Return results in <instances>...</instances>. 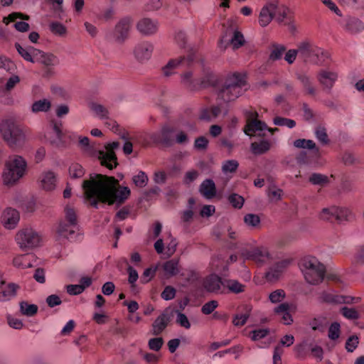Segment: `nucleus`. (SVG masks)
Returning <instances> with one entry per match:
<instances>
[{
	"instance_id": "nucleus-43",
	"label": "nucleus",
	"mask_w": 364,
	"mask_h": 364,
	"mask_svg": "<svg viewBox=\"0 0 364 364\" xmlns=\"http://www.w3.org/2000/svg\"><path fill=\"white\" fill-rule=\"evenodd\" d=\"M30 257H33V256L30 255L17 256L13 260L14 265L22 269L29 268L32 266Z\"/></svg>"
},
{
	"instance_id": "nucleus-9",
	"label": "nucleus",
	"mask_w": 364,
	"mask_h": 364,
	"mask_svg": "<svg viewBox=\"0 0 364 364\" xmlns=\"http://www.w3.org/2000/svg\"><path fill=\"white\" fill-rule=\"evenodd\" d=\"M289 10L287 8H279L277 0L267 2L261 9L259 16V23L261 26H267L274 16L279 15L277 20L283 21L287 17Z\"/></svg>"
},
{
	"instance_id": "nucleus-50",
	"label": "nucleus",
	"mask_w": 364,
	"mask_h": 364,
	"mask_svg": "<svg viewBox=\"0 0 364 364\" xmlns=\"http://www.w3.org/2000/svg\"><path fill=\"white\" fill-rule=\"evenodd\" d=\"M341 333V326L338 322H333L328 328V336L331 340L335 341L339 338Z\"/></svg>"
},
{
	"instance_id": "nucleus-30",
	"label": "nucleus",
	"mask_w": 364,
	"mask_h": 364,
	"mask_svg": "<svg viewBox=\"0 0 364 364\" xmlns=\"http://www.w3.org/2000/svg\"><path fill=\"white\" fill-rule=\"evenodd\" d=\"M41 182L44 190L52 191L56 185V176L53 171H46L42 174Z\"/></svg>"
},
{
	"instance_id": "nucleus-6",
	"label": "nucleus",
	"mask_w": 364,
	"mask_h": 364,
	"mask_svg": "<svg viewBox=\"0 0 364 364\" xmlns=\"http://www.w3.org/2000/svg\"><path fill=\"white\" fill-rule=\"evenodd\" d=\"M26 167V161L22 156H11L3 173L4 183L7 186L16 183L25 174Z\"/></svg>"
},
{
	"instance_id": "nucleus-36",
	"label": "nucleus",
	"mask_w": 364,
	"mask_h": 364,
	"mask_svg": "<svg viewBox=\"0 0 364 364\" xmlns=\"http://www.w3.org/2000/svg\"><path fill=\"white\" fill-rule=\"evenodd\" d=\"M297 148L309 149L314 156L316 157L319 156V148L313 140L299 139H297Z\"/></svg>"
},
{
	"instance_id": "nucleus-55",
	"label": "nucleus",
	"mask_w": 364,
	"mask_h": 364,
	"mask_svg": "<svg viewBox=\"0 0 364 364\" xmlns=\"http://www.w3.org/2000/svg\"><path fill=\"white\" fill-rule=\"evenodd\" d=\"M228 200L230 203L235 208H241L244 204V198L237 194V193H232L228 197Z\"/></svg>"
},
{
	"instance_id": "nucleus-38",
	"label": "nucleus",
	"mask_w": 364,
	"mask_h": 364,
	"mask_svg": "<svg viewBox=\"0 0 364 364\" xmlns=\"http://www.w3.org/2000/svg\"><path fill=\"white\" fill-rule=\"evenodd\" d=\"M270 149V144L267 140L255 141L251 144V150L254 154L259 155L264 154Z\"/></svg>"
},
{
	"instance_id": "nucleus-49",
	"label": "nucleus",
	"mask_w": 364,
	"mask_h": 364,
	"mask_svg": "<svg viewBox=\"0 0 364 364\" xmlns=\"http://www.w3.org/2000/svg\"><path fill=\"white\" fill-rule=\"evenodd\" d=\"M175 313L176 314V323L186 329H189L191 328V323L186 314L178 310H175Z\"/></svg>"
},
{
	"instance_id": "nucleus-8",
	"label": "nucleus",
	"mask_w": 364,
	"mask_h": 364,
	"mask_svg": "<svg viewBox=\"0 0 364 364\" xmlns=\"http://www.w3.org/2000/svg\"><path fill=\"white\" fill-rule=\"evenodd\" d=\"M65 220L59 224L58 233L70 241L77 240L79 236V225L76 212L74 208L67 205L65 208Z\"/></svg>"
},
{
	"instance_id": "nucleus-60",
	"label": "nucleus",
	"mask_w": 364,
	"mask_h": 364,
	"mask_svg": "<svg viewBox=\"0 0 364 364\" xmlns=\"http://www.w3.org/2000/svg\"><path fill=\"white\" fill-rule=\"evenodd\" d=\"M245 223L251 227H256L260 223V219L257 215L249 213L244 217Z\"/></svg>"
},
{
	"instance_id": "nucleus-17",
	"label": "nucleus",
	"mask_w": 364,
	"mask_h": 364,
	"mask_svg": "<svg viewBox=\"0 0 364 364\" xmlns=\"http://www.w3.org/2000/svg\"><path fill=\"white\" fill-rule=\"evenodd\" d=\"M348 210L346 209L339 208L336 206L323 208L320 213V218L325 220L331 222L341 223L343 220H348Z\"/></svg>"
},
{
	"instance_id": "nucleus-63",
	"label": "nucleus",
	"mask_w": 364,
	"mask_h": 364,
	"mask_svg": "<svg viewBox=\"0 0 364 364\" xmlns=\"http://www.w3.org/2000/svg\"><path fill=\"white\" fill-rule=\"evenodd\" d=\"M208 140L205 136H199L195 139L194 149L198 151H205L208 148Z\"/></svg>"
},
{
	"instance_id": "nucleus-13",
	"label": "nucleus",
	"mask_w": 364,
	"mask_h": 364,
	"mask_svg": "<svg viewBox=\"0 0 364 364\" xmlns=\"http://www.w3.org/2000/svg\"><path fill=\"white\" fill-rule=\"evenodd\" d=\"M120 146L119 142L113 141L105 145V151H98V159L102 166L112 170L117 165V159L114 150Z\"/></svg>"
},
{
	"instance_id": "nucleus-53",
	"label": "nucleus",
	"mask_w": 364,
	"mask_h": 364,
	"mask_svg": "<svg viewBox=\"0 0 364 364\" xmlns=\"http://www.w3.org/2000/svg\"><path fill=\"white\" fill-rule=\"evenodd\" d=\"M339 295H335L327 291H323L319 296V300L321 302L328 304H338L337 300L338 299Z\"/></svg>"
},
{
	"instance_id": "nucleus-4",
	"label": "nucleus",
	"mask_w": 364,
	"mask_h": 364,
	"mask_svg": "<svg viewBox=\"0 0 364 364\" xmlns=\"http://www.w3.org/2000/svg\"><path fill=\"white\" fill-rule=\"evenodd\" d=\"M297 58L304 64L318 66L330 65V55L323 49L314 46L309 41H305L297 46Z\"/></svg>"
},
{
	"instance_id": "nucleus-2",
	"label": "nucleus",
	"mask_w": 364,
	"mask_h": 364,
	"mask_svg": "<svg viewBox=\"0 0 364 364\" xmlns=\"http://www.w3.org/2000/svg\"><path fill=\"white\" fill-rule=\"evenodd\" d=\"M247 89L246 75L235 73L229 75L223 84L218 87V97L225 102L235 100Z\"/></svg>"
},
{
	"instance_id": "nucleus-42",
	"label": "nucleus",
	"mask_w": 364,
	"mask_h": 364,
	"mask_svg": "<svg viewBox=\"0 0 364 364\" xmlns=\"http://www.w3.org/2000/svg\"><path fill=\"white\" fill-rule=\"evenodd\" d=\"M90 108L102 119H107L109 117V111L102 105L92 102L90 104Z\"/></svg>"
},
{
	"instance_id": "nucleus-18",
	"label": "nucleus",
	"mask_w": 364,
	"mask_h": 364,
	"mask_svg": "<svg viewBox=\"0 0 364 364\" xmlns=\"http://www.w3.org/2000/svg\"><path fill=\"white\" fill-rule=\"evenodd\" d=\"M154 45L148 41H143L137 43L134 48V56L139 63H145L148 61L153 53Z\"/></svg>"
},
{
	"instance_id": "nucleus-10",
	"label": "nucleus",
	"mask_w": 364,
	"mask_h": 364,
	"mask_svg": "<svg viewBox=\"0 0 364 364\" xmlns=\"http://www.w3.org/2000/svg\"><path fill=\"white\" fill-rule=\"evenodd\" d=\"M181 83L190 90H196L207 87L217 86V77L211 72H208L201 80L195 79L191 71H187L181 75Z\"/></svg>"
},
{
	"instance_id": "nucleus-16",
	"label": "nucleus",
	"mask_w": 364,
	"mask_h": 364,
	"mask_svg": "<svg viewBox=\"0 0 364 364\" xmlns=\"http://www.w3.org/2000/svg\"><path fill=\"white\" fill-rule=\"evenodd\" d=\"M225 279L215 274H212L206 277L203 281L205 289L210 293L215 294H226L227 291L224 286Z\"/></svg>"
},
{
	"instance_id": "nucleus-52",
	"label": "nucleus",
	"mask_w": 364,
	"mask_h": 364,
	"mask_svg": "<svg viewBox=\"0 0 364 364\" xmlns=\"http://www.w3.org/2000/svg\"><path fill=\"white\" fill-rule=\"evenodd\" d=\"M341 313L348 319H358L359 318V313L354 308L343 306L341 309Z\"/></svg>"
},
{
	"instance_id": "nucleus-61",
	"label": "nucleus",
	"mask_w": 364,
	"mask_h": 364,
	"mask_svg": "<svg viewBox=\"0 0 364 364\" xmlns=\"http://www.w3.org/2000/svg\"><path fill=\"white\" fill-rule=\"evenodd\" d=\"M359 343L358 337L355 335L350 336L346 343V349L348 352H353Z\"/></svg>"
},
{
	"instance_id": "nucleus-27",
	"label": "nucleus",
	"mask_w": 364,
	"mask_h": 364,
	"mask_svg": "<svg viewBox=\"0 0 364 364\" xmlns=\"http://www.w3.org/2000/svg\"><path fill=\"white\" fill-rule=\"evenodd\" d=\"M224 286L227 294L231 293L234 294L243 293L247 288L246 285L233 279H225Z\"/></svg>"
},
{
	"instance_id": "nucleus-54",
	"label": "nucleus",
	"mask_w": 364,
	"mask_h": 364,
	"mask_svg": "<svg viewBox=\"0 0 364 364\" xmlns=\"http://www.w3.org/2000/svg\"><path fill=\"white\" fill-rule=\"evenodd\" d=\"M127 272L129 274L128 282L131 285V288L132 291H134L136 285L135 282L137 281L139 278L138 273L136 269H134L132 267L129 266L127 268Z\"/></svg>"
},
{
	"instance_id": "nucleus-14",
	"label": "nucleus",
	"mask_w": 364,
	"mask_h": 364,
	"mask_svg": "<svg viewBox=\"0 0 364 364\" xmlns=\"http://www.w3.org/2000/svg\"><path fill=\"white\" fill-rule=\"evenodd\" d=\"M16 240L21 248H32L40 243V236L31 228H24L16 235Z\"/></svg>"
},
{
	"instance_id": "nucleus-22",
	"label": "nucleus",
	"mask_w": 364,
	"mask_h": 364,
	"mask_svg": "<svg viewBox=\"0 0 364 364\" xmlns=\"http://www.w3.org/2000/svg\"><path fill=\"white\" fill-rule=\"evenodd\" d=\"M136 29L144 36H153L158 31L159 22L149 18H143L137 22Z\"/></svg>"
},
{
	"instance_id": "nucleus-3",
	"label": "nucleus",
	"mask_w": 364,
	"mask_h": 364,
	"mask_svg": "<svg viewBox=\"0 0 364 364\" xmlns=\"http://www.w3.org/2000/svg\"><path fill=\"white\" fill-rule=\"evenodd\" d=\"M27 130L25 126L12 118L4 119L0 122V134L12 149L20 148L24 144Z\"/></svg>"
},
{
	"instance_id": "nucleus-35",
	"label": "nucleus",
	"mask_w": 364,
	"mask_h": 364,
	"mask_svg": "<svg viewBox=\"0 0 364 364\" xmlns=\"http://www.w3.org/2000/svg\"><path fill=\"white\" fill-rule=\"evenodd\" d=\"M51 106V102L49 100H36L31 105V112L33 113L47 112L50 109Z\"/></svg>"
},
{
	"instance_id": "nucleus-7",
	"label": "nucleus",
	"mask_w": 364,
	"mask_h": 364,
	"mask_svg": "<svg viewBox=\"0 0 364 364\" xmlns=\"http://www.w3.org/2000/svg\"><path fill=\"white\" fill-rule=\"evenodd\" d=\"M175 132L173 127L164 125L159 132H155L150 134H141L138 137L139 141L144 146L151 144H161L166 147L171 146L174 143L173 134Z\"/></svg>"
},
{
	"instance_id": "nucleus-64",
	"label": "nucleus",
	"mask_w": 364,
	"mask_h": 364,
	"mask_svg": "<svg viewBox=\"0 0 364 364\" xmlns=\"http://www.w3.org/2000/svg\"><path fill=\"white\" fill-rule=\"evenodd\" d=\"M167 178L168 175L164 171L159 170L154 173L153 181L156 184H164Z\"/></svg>"
},
{
	"instance_id": "nucleus-33",
	"label": "nucleus",
	"mask_w": 364,
	"mask_h": 364,
	"mask_svg": "<svg viewBox=\"0 0 364 364\" xmlns=\"http://www.w3.org/2000/svg\"><path fill=\"white\" fill-rule=\"evenodd\" d=\"M163 269L169 277L175 276L179 272V259L173 258L164 263Z\"/></svg>"
},
{
	"instance_id": "nucleus-5",
	"label": "nucleus",
	"mask_w": 364,
	"mask_h": 364,
	"mask_svg": "<svg viewBox=\"0 0 364 364\" xmlns=\"http://www.w3.org/2000/svg\"><path fill=\"white\" fill-rule=\"evenodd\" d=\"M298 265L309 284L318 285L323 281L326 272V267L315 257L305 256L300 259Z\"/></svg>"
},
{
	"instance_id": "nucleus-26",
	"label": "nucleus",
	"mask_w": 364,
	"mask_h": 364,
	"mask_svg": "<svg viewBox=\"0 0 364 364\" xmlns=\"http://www.w3.org/2000/svg\"><path fill=\"white\" fill-rule=\"evenodd\" d=\"M36 62L43 64L45 67L55 66L58 64V58L51 53H46L40 50H33Z\"/></svg>"
},
{
	"instance_id": "nucleus-28",
	"label": "nucleus",
	"mask_w": 364,
	"mask_h": 364,
	"mask_svg": "<svg viewBox=\"0 0 364 364\" xmlns=\"http://www.w3.org/2000/svg\"><path fill=\"white\" fill-rule=\"evenodd\" d=\"M200 193L207 199H211L216 195V186L212 179H205L199 188Z\"/></svg>"
},
{
	"instance_id": "nucleus-21",
	"label": "nucleus",
	"mask_w": 364,
	"mask_h": 364,
	"mask_svg": "<svg viewBox=\"0 0 364 364\" xmlns=\"http://www.w3.org/2000/svg\"><path fill=\"white\" fill-rule=\"evenodd\" d=\"M292 259H284L274 263L269 267L265 273V278L268 282H274L282 275L284 269L291 264Z\"/></svg>"
},
{
	"instance_id": "nucleus-12",
	"label": "nucleus",
	"mask_w": 364,
	"mask_h": 364,
	"mask_svg": "<svg viewBox=\"0 0 364 364\" xmlns=\"http://www.w3.org/2000/svg\"><path fill=\"white\" fill-rule=\"evenodd\" d=\"M196 59L197 55L195 53H191L187 57L181 56L178 58L171 59L166 65L162 67L161 73L164 77H170L176 73L177 68L183 65L190 67Z\"/></svg>"
},
{
	"instance_id": "nucleus-58",
	"label": "nucleus",
	"mask_w": 364,
	"mask_h": 364,
	"mask_svg": "<svg viewBox=\"0 0 364 364\" xmlns=\"http://www.w3.org/2000/svg\"><path fill=\"white\" fill-rule=\"evenodd\" d=\"M285 292L283 289H277L272 291L269 296V299L273 304L281 302L285 298Z\"/></svg>"
},
{
	"instance_id": "nucleus-15",
	"label": "nucleus",
	"mask_w": 364,
	"mask_h": 364,
	"mask_svg": "<svg viewBox=\"0 0 364 364\" xmlns=\"http://www.w3.org/2000/svg\"><path fill=\"white\" fill-rule=\"evenodd\" d=\"M242 255L246 259L251 260L259 266L263 265L272 259L268 249L264 246L245 250Z\"/></svg>"
},
{
	"instance_id": "nucleus-59",
	"label": "nucleus",
	"mask_w": 364,
	"mask_h": 364,
	"mask_svg": "<svg viewBox=\"0 0 364 364\" xmlns=\"http://www.w3.org/2000/svg\"><path fill=\"white\" fill-rule=\"evenodd\" d=\"M274 124L277 126H286L289 128H293L296 125V122L293 119L276 117L274 119Z\"/></svg>"
},
{
	"instance_id": "nucleus-29",
	"label": "nucleus",
	"mask_w": 364,
	"mask_h": 364,
	"mask_svg": "<svg viewBox=\"0 0 364 364\" xmlns=\"http://www.w3.org/2000/svg\"><path fill=\"white\" fill-rule=\"evenodd\" d=\"M297 79L300 81L302 87V91L304 95L314 96L316 95V88L314 86L310 77L306 74L297 75Z\"/></svg>"
},
{
	"instance_id": "nucleus-20",
	"label": "nucleus",
	"mask_w": 364,
	"mask_h": 364,
	"mask_svg": "<svg viewBox=\"0 0 364 364\" xmlns=\"http://www.w3.org/2000/svg\"><path fill=\"white\" fill-rule=\"evenodd\" d=\"M265 130H267L271 134H273L274 132L278 131V129L267 128V125L262 121L257 119H252L247 122L244 132L249 136H264V133H263V132Z\"/></svg>"
},
{
	"instance_id": "nucleus-45",
	"label": "nucleus",
	"mask_w": 364,
	"mask_h": 364,
	"mask_svg": "<svg viewBox=\"0 0 364 364\" xmlns=\"http://www.w3.org/2000/svg\"><path fill=\"white\" fill-rule=\"evenodd\" d=\"M285 50V46L277 43H272L271 45L269 59L273 61L279 60Z\"/></svg>"
},
{
	"instance_id": "nucleus-41",
	"label": "nucleus",
	"mask_w": 364,
	"mask_h": 364,
	"mask_svg": "<svg viewBox=\"0 0 364 364\" xmlns=\"http://www.w3.org/2000/svg\"><path fill=\"white\" fill-rule=\"evenodd\" d=\"M20 311L26 316L31 317L36 315L38 312V307L36 304H30L27 301L20 302Z\"/></svg>"
},
{
	"instance_id": "nucleus-23",
	"label": "nucleus",
	"mask_w": 364,
	"mask_h": 364,
	"mask_svg": "<svg viewBox=\"0 0 364 364\" xmlns=\"http://www.w3.org/2000/svg\"><path fill=\"white\" fill-rule=\"evenodd\" d=\"M171 321V314L168 309L164 310L152 323V334L159 336Z\"/></svg>"
},
{
	"instance_id": "nucleus-48",
	"label": "nucleus",
	"mask_w": 364,
	"mask_h": 364,
	"mask_svg": "<svg viewBox=\"0 0 364 364\" xmlns=\"http://www.w3.org/2000/svg\"><path fill=\"white\" fill-rule=\"evenodd\" d=\"M17 18L28 21L29 20L30 17L29 16L20 12H13L9 16L4 17L3 23L8 25L11 22L16 21Z\"/></svg>"
},
{
	"instance_id": "nucleus-37",
	"label": "nucleus",
	"mask_w": 364,
	"mask_h": 364,
	"mask_svg": "<svg viewBox=\"0 0 364 364\" xmlns=\"http://www.w3.org/2000/svg\"><path fill=\"white\" fill-rule=\"evenodd\" d=\"M15 47L18 53L22 58H23L24 60L32 63L36 62L33 50H37L36 48H34L33 47L24 48L18 43L15 44Z\"/></svg>"
},
{
	"instance_id": "nucleus-57",
	"label": "nucleus",
	"mask_w": 364,
	"mask_h": 364,
	"mask_svg": "<svg viewBox=\"0 0 364 364\" xmlns=\"http://www.w3.org/2000/svg\"><path fill=\"white\" fill-rule=\"evenodd\" d=\"M0 68H3L9 73H13L15 70L14 62L5 56H0Z\"/></svg>"
},
{
	"instance_id": "nucleus-19",
	"label": "nucleus",
	"mask_w": 364,
	"mask_h": 364,
	"mask_svg": "<svg viewBox=\"0 0 364 364\" xmlns=\"http://www.w3.org/2000/svg\"><path fill=\"white\" fill-rule=\"evenodd\" d=\"M338 73L326 69H321L316 74V79L321 85L323 90L331 92L335 82L338 80Z\"/></svg>"
},
{
	"instance_id": "nucleus-32",
	"label": "nucleus",
	"mask_w": 364,
	"mask_h": 364,
	"mask_svg": "<svg viewBox=\"0 0 364 364\" xmlns=\"http://www.w3.org/2000/svg\"><path fill=\"white\" fill-rule=\"evenodd\" d=\"M221 112V107L219 105H213L205 107L200 111V118L204 120H211L216 118Z\"/></svg>"
},
{
	"instance_id": "nucleus-25",
	"label": "nucleus",
	"mask_w": 364,
	"mask_h": 364,
	"mask_svg": "<svg viewBox=\"0 0 364 364\" xmlns=\"http://www.w3.org/2000/svg\"><path fill=\"white\" fill-rule=\"evenodd\" d=\"M19 219V213L11 208H7L1 216L2 223L6 229H14L18 224Z\"/></svg>"
},
{
	"instance_id": "nucleus-39",
	"label": "nucleus",
	"mask_w": 364,
	"mask_h": 364,
	"mask_svg": "<svg viewBox=\"0 0 364 364\" xmlns=\"http://www.w3.org/2000/svg\"><path fill=\"white\" fill-rule=\"evenodd\" d=\"M252 311V307L249 305L244 306V313L237 314L234 316L233 324L236 326H242L245 324L247 318H249Z\"/></svg>"
},
{
	"instance_id": "nucleus-11",
	"label": "nucleus",
	"mask_w": 364,
	"mask_h": 364,
	"mask_svg": "<svg viewBox=\"0 0 364 364\" xmlns=\"http://www.w3.org/2000/svg\"><path fill=\"white\" fill-rule=\"evenodd\" d=\"M133 24V18L131 16H124L119 20L114 28L109 34L107 38L113 39L118 43H124L129 36Z\"/></svg>"
},
{
	"instance_id": "nucleus-1",
	"label": "nucleus",
	"mask_w": 364,
	"mask_h": 364,
	"mask_svg": "<svg viewBox=\"0 0 364 364\" xmlns=\"http://www.w3.org/2000/svg\"><path fill=\"white\" fill-rule=\"evenodd\" d=\"M82 188L85 198L95 208H98L99 203L122 204L131 193L130 189L121 186L114 176L102 174L91 176L90 179L84 180Z\"/></svg>"
},
{
	"instance_id": "nucleus-31",
	"label": "nucleus",
	"mask_w": 364,
	"mask_h": 364,
	"mask_svg": "<svg viewBox=\"0 0 364 364\" xmlns=\"http://www.w3.org/2000/svg\"><path fill=\"white\" fill-rule=\"evenodd\" d=\"M290 305L288 303H282L274 308V313L282 316V322L284 324H290L293 319L289 314Z\"/></svg>"
},
{
	"instance_id": "nucleus-46",
	"label": "nucleus",
	"mask_w": 364,
	"mask_h": 364,
	"mask_svg": "<svg viewBox=\"0 0 364 364\" xmlns=\"http://www.w3.org/2000/svg\"><path fill=\"white\" fill-rule=\"evenodd\" d=\"M149 178L146 173L140 171L138 173L133 176L132 181L136 187L143 188L146 186Z\"/></svg>"
},
{
	"instance_id": "nucleus-24",
	"label": "nucleus",
	"mask_w": 364,
	"mask_h": 364,
	"mask_svg": "<svg viewBox=\"0 0 364 364\" xmlns=\"http://www.w3.org/2000/svg\"><path fill=\"white\" fill-rule=\"evenodd\" d=\"M341 24L344 30L352 35L357 34L364 30V23L354 16L346 17Z\"/></svg>"
},
{
	"instance_id": "nucleus-47",
	"label": "nucleus",
	"mask_w": 364,
	"mask_h": 364,
	"mask_svg": "<svg viewBox=\"0 0 364 364\" xmlns=\"http://www.w3.org/2000/svg\"><path fill=\"white\" fill-rule=\"evenodd\" d=\"M69 174L73 178H79L84 176L85 171L80 164L75 163L70 166Z\"/></svg>"
},
{
	"instance_id": "nucleus-34",
	"label": "nucleus",
	"mask_w": 364,
	"mask_h": 364,
	"mask_svg": "<svg viewBox=\"0 0 364 364\" xmlns=\"http://www.w3.org/2000/svg\"><path fill=\"white\" fill-rule=\"evenodd\" d=\"M309 325L314 331L323 333L328 325V321L326 317L320 316L312 319Z\"/></svg>"
},
{
	"instance_id": "nucleus-62",
	"label": "nucleus",
	"mask_w": 364,
	"mask_h": 364,
	"mask_svg": "<svg viewBox=\"0 0 364 364\" xmlns=\"http://www.w3.org/2000/svg\"><path fill=\"white\" fill-rule=\"evenodd\" d=\"M176 294V290L172 286H166L161 294V296L166 301L173 299Z\"/></svg>"
},
{
	"instance_id": "nucleus-51",
	"label": "nucleus",
	"mask_w": 364,
	"mask_h": 364,
	"mask_svg": "<svg viewBox=\"0 0 364 364\" xmlns=\"http://www.w3.org/2000/svg\"><path fill=\"white\" fill-rule=\"evenodd\" d=\"M239 166V163L236 160L225 161L222 166V171L225 173H234Z\"/></svg>"
},
{
	"instance_id": "nucleus-40",
	"label": "nucleus",
	"mask_w": 364,
	"mask_h": 364,
	"mask_svg": "<svg viewBox=\"0 0 364 364\" xmlns=\"http://www.w3.org/2000/svg\"><path fill=\"white\" fill-rule=\"evenodd\" d=\"M315 136L317 140L323 146H326L330 144V139L328 138L327 130L323 125H318L315 129Z\"/></svg>"
},
{
	"instance_id": "nucleus-56",
	"label": "nucleus",
	"mask_w": 364,
	"mask_h": 364,
	"mask_svg": "<svg viewBox=\"0 0 364 364\" xmlns=\"http://www.w3.org/2000/svg\"><path fill=\"white\" fill-rule=\"evenodd\" d=\"M230 43L234 48H238L245 43L244 36L241 32L235 31L233 36L230 40Z\"/></svg>"
},
{
	"instance_id": "nucleus-44",
	"label": "nucleus",
	"mask_w": 364,
	"mask_h": 364,
	"mask_svg": "<svg viewBox=\"0 0 364 364\" xmlns=\"http://www.w3.org/2000/svg\"><path fill=\"white\" fill-rule=\"evenodd\" d=\"M309 181L313 185H318L322 187L326 186L329 183V178L327 176L318 173H312L310 176Z\"/></svg>"
}]
</instances>
